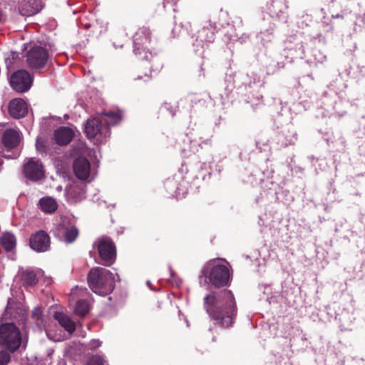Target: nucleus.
Returning <instances> with one entry per match:
<instances>
[{
  "label": "nucleus",
  "instance_id": "f257e3e1",
  "mask_svg": "<svg viewBox=\"0 0 365 365\" xmlns=\"http://www.w3.org/2000/svg\"><path fill=\"white\" fill-rule=\"evenodd\" d=\"M204 307L210 319L221 327L229 328L234 324L237 309L230 290H222L217 295L215 292L207 294L204 298Z\"/></svg>",
  "mask_w": 365,
  "mask_h": 365
},
{
  "label": "nucleus",
  "instance_id": "f03ea898",
  "mask_svg": "<svg viewBox=\"0 0 365 365\" xmlns=\"http://www.w3.org/2000/svg\"><path fill=\"white\" fill-rule=\"evenodd\" d=\"M150 41L151 31L147 27L140 28L133 36V52L138 59L142 61L141 74L134 78L135 81L148 82L152 78L151 74L155 69L151 63L153 56L148 48Z\"/></svg>",
  "mask_w": 365,
  "mask_h": 365
},
{
  "label": "nucleus",
  "instance_id": "7ed1b4c3",
  "mask_svg": "<svg viewBox=\"0 0 365 365\" xmlns=\"http://www.w3.org/2000/svg\"><path fill=\"white\" fill-rule=\"evenodd\" d=\"M200 277L203 278L207 284L217 288L223 287L229 285L230 271L227 265L219 264L217 259H212L203 267Z\"/></svg>",
  "mask_w": 365,
  "mask_h": 365
},
{
  "label": "nucleus",
  "instance_id": "20e7f679",
  "mask_svg": "<svg viewBox=\"0 0 365 365\" xmlns=\"http://www.w3.org/2000/svg\"><path fill=\"white\" fill-rule=\"evenodd\" d=\"M88 284L93 292L106 296L114 289L115 277L110 270L98 267L91 269L88 272Z\"/></svg>",
  "mask_w": 365,
  "mask_h": 365
},
{
  "label": "nucleus",
  "instance_id": "39448f33",
  "mask_svg": "<svg viewBox=\"0 0 365 365\" xmlns=\"http://www.w3.org/2000/svg\"><path fill=\"white\" fill-rule=\"evenodd\" d=\"M21 335L14 323H4L0 325V344L14 353L21 346Z\"/></svg>",
  "mask_w": 365,
  "mask_h": 365
},
{
  "label": "nucleus",
  "instance_id": "423d86ee",
  "mask_svg": "<svg viewBox=\"0 0 365 365\" xmlns=\"http://www.w3.org/2000/svg\"><path fill=\"white\" fill-rule=\"evenodd\" d=\"M97 250L105 266H110L116 259V247L114 242L107 237L100 238L97 242Z\"/></svg>",
  "mask_w": 365,
  "mask_h": 365
},
{
  "label": "nucleus",
  "instance_id": "0eeeda50",
  "mask_svg": "<svg viewBox=\"0 0 365 365\" xmlns=\"http://www.w3.org/2000/svg\"><path fill=\"white\" fill-rule=\"evenodd\" d=\"M49 58L48 51L42 46H34L26 53L27 66L34 70L43 68Z\"/></svg>",
  "mask_w": 365,
  "mask_h": 365
},
{
  "label": "nucleus",
  "instance_id": "6e6552de",
  "mask_svg": "<svg viewBox=\"0 0 365 365\" xmlns=\"http://www.w3.org/2000/svg\"><path fill=\"white\" fill-rule=\"evenodd\" d=\"M85 133L90 139L96 137L106 138L110 136V130H108V126L105 124L103 120L99 116L87 120L85 125Z\"/></svg>",
  "mask_w": 365,
  "mask_h": 365
},
{
  "label": "nucleus",
  "instance_id": "1a4fd4ad",
  "mask_svg": "<svg viewBox=\"0 0 365 365\" xmlns=\"http://www.w3.org/2000/svg\"><path fill=\"white\" fill-rule=\"evenodd\" d=\"M1 143L0 145V155L6 158H10V155L5 154V150L11 152L19 147L21 137L20 133L13 128H9L4 131L1 135Z\"/></svg>",
  "mask_w": 365,
  "mask_h": 365
},
{
  "label": "nucleus",
  "instance_id": "9d476101",
  "mask_svg": "<svg viewBox=\"0 0 365 365\" xmlns=\"http://www.w3.org/2000/svg\"><path fill=\"white\" fill-rule=\"evenodd\" d=\"M32 81L30 73L26 70L16 71L10 78L11 86L19 93H24L29 91Z\"/></svg>",
  "mask_w": 365,
  "mask_h": 365
},
{
  "label": "nucleus",
  "instance_id": "9b49d317",
  "mask_svg": "<svg viewBox=\"0 0 365 365\" xmlns=\"http://www.w3.org/2000/svg\"><path fill=\"white\" fill-rule=\"evenodd\" d=\"M25 176L32 180L38 181L44 177L43 166L40 160L35 158L26 159L24 165Z\"/></svg>",
  "mask_w": 365,
  "mask_h": 365
},
{
  "label": "nucleus",
  "instance_id": "f8f14e48",
  "mask_svg": "<svg viewBox=\"0 0 365 365\" xmlns=\"http://www.w3.org/2000/svg\"><path fill=\"white\" fill-rule=\"evenodd\" d=\"M50 237L43 230H39L31 235L29 240L31 248L38 252H46L50 247Z\"/></svg>",
  "mask_w": 365,
  "mask_h": 365
},
{
  "label": "nucleus",
  "instance_id": "ddd939ff",
  "mask_svg": "<svg viewBox=\"0 0 365 365\" xmlns=\"http://www.w3.org/2000/svg\"><path fill=\"white\" fill-rule=\"evenodd\" d=\"M9 113L15 119L25 117L28 113V106L22 98H14L9 104Z\"/></svg>",
  "mask_w": 365,
  "mask_h": 365
},
{
  "label": "nucleus",
  "instance_id": "4468645a",
  "mask_svg": "<svg viewBox=\"0 0 365 365\" xmlns=\"http://www.w3.org/2000/svg\"><path fill=\"white\" fill-rule=\"evenodd\" d=\"M73 169L76 176L78 179L85 180L88 179L90 175V162L85 157H78L73 162Z\"/></svg>",
  "mask_w": 365,
  "mask_h": 365
},
{
  "label": "nucleus",
  "instance_id": "2eb2a0df",
  "mask_svg": "<svg viewBox=\"0 0 365 365\" xmlns=\"http://www.w3.org/2000/svg\"><path fill=\"white\" fill-rule=\"evenodd\" d=\"M40 0H20L19 2L18 10L23 16H31L41 9Z\"/></svg>",
  "mask_w": 365,
  "mask_h": 365
},
{
  "label": "nucleus",
  "instance_id": "dca6fc26",
  "mask_svg": "<svg viewBox=\"0 0 365 365\" xmlns=\"http://www.w3.org/2000/svg\"><path fill=\"white\" fill-rule=\"evenodd\" d=\"M74 132L68 127L62 126L55 130L54 139L59 145H66L73 139Z\"/></svg>",
  "mask_w": 365,
  "mask_h": 365
},
{
  "label": "nucleus",
  "instance_id": "f3484780",
  "mask_svg": "<svg viewBox=\"0 0 365 365\" xmlns=\"http://www.w3.org/2000/svg\"><path fill=\"white\" fill-rule=\"evenodd\" d=\"M215 28L212 25L204 26L197 31L196 41L199 43H212L215 40Z\"/></svg>",
  "mask_w": 365,
  "mask_h": 365
},
{
  "label": "nucleus",
  "instance_id": "a211bd4d",
  "mask_svg": "<svg viewBox=\"0 0 365 365\" xmlns=\"http://www.w3.org/2000/svg\"><path fill=\"white\" fill-rule=\"evenodd\" d=\"M53 317L68 332L72 334L75 331L76 324L67 315L63 312H56L54 313Z\"/></svg>",
  "mask_w": 365,
  "mask_h": 365
},
{
  "label": "nucleus",
  "instance_id": "6ab92c4d",
  "mask_svg": "<svg viewBox=\"0 0 365 365\" xmlns=\"http://www.w3.org/2000/svg\"><path fill=\"white\" fill-rule=\"evenodd\" d=\"M100 117L103 120L105 124L108 126V130H110V126L118 124L122 118L119 110L103 111Z\"/></svg>",
  "mask_w": 365,
  "mask_h": 365
},
{
  "label": "nucleus",
  "instance_id": "aec40b11",
  "mask_svg": "<svg viewBox=\"0 0 365 365\" xmlns=\"http://www.w3.org/2000/svg\"><path fill=\"white\" fill-rule=\"evenodd\" d=\"M39 208L45 213H53L58 208V203L51 197H43L38 201Z\"/></svg>",
  "mask_w": 365,
  "mask_h": 365
},
{
  "label": "nucleus",
  "instance_id": "412c9836",
  "mask_svg": "<svg viewBox=\"0 0 365 365\" xmlns=\"http://www.w3.org/2000/svg\"><path fill=\"white\" fill-rule=\"evenodd\" d=\"M21 279L24 287H33L38 283V278L34 270H23L21 274Z\"/></svg>",
  "mask_w": 365,
  "mask_h": 365
},
{
  "label": "nucleus",
  "instance_id": "4be33fe9",
  "mask_svg": "<svg viewBox=\"0 0 365 365\" xmlns=\"http://www.w3.org/2000/svg\"><path fill=\"white\" fill-rule=\"evenodd\" d=\"M0 245L6 252H11L16 246L15 236L9 232L4 233L0 237Z\"/></svg>",
  "mask_w": 365,
  "mask_h": 365
},
{
  "label": "nucleus",
  "instance_id": "5701e85b",
  "mask_svg": "<svg viewBox=\"0 0 365 365\" xmlns=\"http://www.w3.org/2000/svg\"><path fill=\"white\" fill-rule=\"evenodd\" d=\"M67 196L71 202L74 203L84 198V192L81 187L74 186L67 190Z\"/></svg>",
  "mask_w": 365,
  "mask_h": 365
},
{
  "label": "nucleus",
  "instance_id": "b1692460",
  "mask_svg": "<svg viewBox=\"0 0 365 365\" xmlns=\"http://www.w3.org/2000/svg\"><path fill=\"white\" fill-rule=\"evenodd\" d=\"M89 304L86 299H79L76 302L74 314L84 317L89 312Z\"/></svg>",
  "mask_w": 365,
  "mask_h": 365
},
{
  "label": "nucleus",
  "instance_id": "393cba45",
  "mask_svg": "<svg viewBox=\"0 0 365 365\" xmlns=\"http://www.w3.org/2000/svg\"><path fill=\"white\" fill-rule=\"evenodd\" d=\"M78 236V230L75 226L67 227L64 232V240L67 243L73 242Z\"/></svg>",
  "mask_w": 365,
  "mask_h": 365
},
{
  "label": "nucleus",
  "instance_id": "a878e982",
  "mask_svg": "<svg viewBox=\"0 0 365 365\" xmlns=\"http://www.w3.org/2000/svg\"><path fill=\"white\" fill-rule=\"evenodd\" d=\"M32 317L36 319V326L41 329H43L46 327L44 320L43 319L42 311L41 308L36 307L32 312Z\"/></svg>",
  "mask_w": 365,
  "mask_h": 365
},
{
  "label": "nucleus",
  "instance_id": "bb28decb",
  "mask_svg": "<svg viewBox=\"0 0 365 365\" xmlns=\"http://www.w3.org/2000/svg\"><path fill=\"white\" fill-rule=\"evenodd\" d=\"M177 180H175V178H168L166 179V180L164 182V185H165V187L169 190V191H173L175 190V192L178 190V187H177Z\"/></svg>",
  "mask_w": 365,
  "mask_h": 365
},
{
  "label": "nucleus",
  "instance_id": "cd10ccee",
  "mask_svg": "<svg viewBox=\"0 0 365 365\" xmlns=\"http://www.w3.org/2000/svg\"><path fill=\"white\" fill-rule=\"evenodd\" d=\"M36 148L39 153H46L48 150L46 141L42 138H38L36 141Z\"/></svg>",
  "mask_w": 365,
  "mask_h": 365
},
{
  "label": "nucleus",
  "instance_id": "c85d7f7f",
  "mask_svg": "<svg viewBox=\"0 0 365 365\" xmlns=\"http://www.w3.org/2000/svg\"><path fill=\"white\" fill-rule=\"evenodd\" d=\"M105 361L103 357L98 355H93L89 358L86 365H105Z\"/></svg>",
  "mask_w": 365,
  "mask_h": 365
},
{
  "label": "nucleus",
  "instance_id": "c756f323",
  "mask_svg": "<svg viewBox=\"0 0 365 365\" xmlns=\"http://www.w3.org/2000/svg\"><path fill=\"white\" fill-rule=\"evenodd\" d=\"M11 361V355L6 351H0V365H7Z\"/></svg>",
  "mask_w": 365,
  "mask_h": 365
},
{
  "label": "nucleus",
  "instance_id": "7c9ffc66",
  "mask_svg": "<svg viewBox=\"0 0 365 365\" xmlns=\"http://www.w3.org/2000/svg\"><path fill=\"white\" fill-rule=\"evenodd\" d=\"M168 105L169 104L168 103H165L163 105H162L159 109V113H163L165 110H168Z\"/></svg>",
  "mask_w": 365,
  "mask_h": 365
},
{
  "label": "nucleus",
  "instance_id": "2f4dec72",
  "mask_svg": "<svg viewBox=\"0 0 365 365\" xmlns=\"http://www.w3.org/2000/svg\"><path fill=\"white\" fill-rule=\"evenodd\" d=\"M91 349H96L98 347H99L101 346V343L99 341H92V343L91 344Z\"/></svg>",
  "mask_w": 365,
  "mask_h": 365
},
{
  "label": "nucleus",
  "instance_id": "473e14b6",
  "mask_svg": "<svg viewBox=\"0 0 365 365\" xmlns=\"http://www.w3.org/2000/svg\"><path fill=\"white\" fill-rule=\"evenodd\" d=\"M170 113L172 116H174L175 115V113L173 110H170Z\"/></svg>",
  "mask_w": 365,
  "mask_h": 365
},
{
  "label": "nucleus",
  "instance_id": "72a5a7b5",
  "mask_svg": "<svg viewBox=\"0 0 365 365\" xmlns=\"http://www.w3.org/2000/svg\"><path fill=\"white\" fill-rule=\"evenodd\" d=\"M1 19H2V14H1V11H0V22L1 21Z\"/></svg>",
  "mask_w": 365,
  "mask_h": 365
},
{
  "label": "nucleus",
  "instance_id": "f704fd0d",
  "mask_svg": "<svg viewBox=\"0 0 365 365\" xmlns=\"http://www.w3.org/2000/svg\"><path fill=\"white\" fill-rule=\"evenodd\" d=\"M176 29H177V28H174L173 31L175 32Z\"/></svg>",
  "mask_w": 365,
  "mask_h": 365
}]
</instances>
